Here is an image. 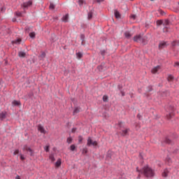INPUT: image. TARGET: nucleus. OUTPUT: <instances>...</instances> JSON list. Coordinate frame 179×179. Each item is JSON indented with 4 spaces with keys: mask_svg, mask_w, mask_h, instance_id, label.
<instances>
[{
    "mask_svg": "<svg viewBox=\"0 0 179 179\" xmlns=\"http://www.w3.org/2000/svg\"><path fill=\"white\" fill-rule=\"evenodd\" d=\"M128 131H129V129H128L122 130L121 135H122L123 136H125V135H127V134H128Z\"/></svg>",
    "mask_w": 179,
    "mask_h": 179,
    "instance_id": "obj_14",
    "label": "nucleus"
},
{
    "mask_svg": "<svg viewBox=\"0 0 179 179\" xmlns=\"http://www.w3.org/2000/svg\"><path fill=\"white\" fill-rule=\"evenodd\" d=\"M131 18L133 19V20H135L136 19V15H131Z\"/></svg>",
    "mask_w": 179,
    "mask_h": 179,
    "instance_id": "obj_38",
    "label": "nucleus"
},
{
    "mask_svg": "<svg viewBox=\"0 0 179 179\" xmlns=\"http://www.w3.org/2000/svg\"><path fill=\"white\" fill-rule=\"evenodd\" d=\"M45 152H48L49 151V149H50V146L47 145L44 148Z\"/></svg>",
    "mask_w": 179,
    "mask_h": 179,
    "instance_id": "obj_40",
    "label": "nucleus"
},
{
    "mask_svg": "<svg viewBox=\"0 0 179 179\" xmlns=\"http://www.w3.org/2000/svg\"><path fill=\"white\" fill-rule=\"evenodd\" d=\"M45 57V52H43L41 55H40V57L41 58H44Z\"/></svg>",
    "mask_w": 179,
    "mask_h": 179,
    "instance_id": "obj_33",
    "label": "nucleus"
},
{
    "mask_svg": "<svg viewBox=\"0 0 179 179\" xmlns=\"http://www.w3.org/2000/svg\"><path fill=\"white\" fill-rule=\"evenodd\" d=\"M122 96H125V94H124V92H122Z\"/></svg>",
    "mask_w": 179,
    "mask_h": 179,
    "instance_id": "obj_52",
    "label": "nucleus"
},
{
    "mask_svg": "<svg viewBox=\"0 0 179 179\" xmlns=\"http://www.w3.org/2000/svg\"><path fill=\"white\" fill-rule=\"evenodd\" d=\"M168 175H169V169H164V172L162 173V176L167 177Z\"/></svg>",
    "mask_w": 179,
    "mask_h": 179,
    "instance_id": "obj_15",
    "label": "nucleus"
},
{
    "mask_svg": "<svg viewBox=\"0 0 179 179\" xmlns=\"http://www.w3.org/2000/svg\"><path fill=\"white\" fill-rule=\"evenodd\" d=\"M174 66H179V62H175Z\"/></svg>",
    "mask_w": 179,
    "mask_h": 179,
    "instance_id": "obj_44",
    "label": "nucleus"
},
{
    "mask_svg": "<svg viewBox=\"0 0 179 179\" xmlns=\"http://www.w3.org/2000/svg\"><path fill=\"white\" fill-rule=\"evenodd\" d=\"M67 143H72V138H71V137H69V138H67Z\"/></svg>",
    "mask_w": 179,
    "mask_h": 179,
    "instance_id": "obj_34",
    "label": "nucleus"
},
{
    "mask_svg": "<svg viewBox=\"0 0 179 179\" xmlns=\"http://www.w3.org/2000/svg\"><path fill=\"white\" fill-rule=\"evenodd\" d=\"M130 1H134V0H130Z\"/></svg>",
    "mask_w": 179,
    "mask_h": 179,
    "instance_id": "obj_56",
    "label": "nucleus"
},
{
    "mask_svg": "<svg viewBox=\"0 0 179 179\" xmlns=\"http://www.w3.org/2000/svg\"><path fill=\"white\" fill-rule=\"evenodd\" d=\"M140 174H143L145 177H153L155 176V171L149 167V166H145L140 171Z\"/></svg>",
    "mask_w": 179,
    "mask_h": 179,
    "instance_id": "obj_1",
    "label": "nucleus"
},
{
    "mask_svg": "<svg viewBox=\"0 0 179 179\" xmlns=\"http://www.w3.org/2000/svg\"><path fill=\"white\" fill-rule=\"evenodd\" d=\"M134 41H136V43H140L141 44H146V43H148V41H146V37H142V36L141 35H137L136 36L134 37Z\"/></svg>",
    "mask_w": 179,
    "mask_h": 179,
    "instance_id": "obj_2",
    "label": "nucleus"
},
{
    "mask_svg": "<svg viewBox=\"0 0 179 179\" xmlns=\"http://www.w3.org/2000/svg\"><path fill=\"white\" fill-rule=\"evenodd\" d=\"M29 37H31V38H34V37H36V33L34 32L29 33Z\"/></svg>",
    "mask_w": 179,
    "mask_h": 179,
    "instance_id": "obj_22",
    "label": "nucleus"
},
{
    "mask_svg": "<svg viewBox=\"0 0 179 179\" xmlns=\"http://www.w3.org/2000/svg\"><path fill=\"white\" fill-rule=\"evenodd\" d=\"M170 118H171V114H169V115H168V120H170Z\"/></svg>",
    "mask_w": 179,
    "mask_h": 179,
    "instance_id": "obj_47",
    "label": "nucleus"
},
{
    "mask_svg": "<svg viewBox=\"0 0 179 179\" xmlns=\"http://www.w3.org/2000/svg\"><path fill=\"white\" fill-rule=\"evenodd\" d=\"M69 19V15L68 14L64 15L62 18V22H64L65 23H66V22H68V20Z\"/></svg>",
    "mask_w": 179,
    "mask_h": 179,
    "instance_id": "obj_9",
    "label": "nucleus"
},
{
    "mask_svg": "<svg viewBox=\"0 0 179 179\" xmlns=\"http://www.w3.org/2000/svg\"><path fill=\"white\" fill-rule=\"evenodd\" d=\"M160 71V66H157L156 67H154L152 70L151 72L152 73H157Z\"/></svg>",
    "mask_w": 179,
    "mask_h": 179,
    "instance_id": "obj_7",
    "label": "nucleus"
},
{
    "mask_svg": "<svg viewBox=\"0 0 179 179\" xmlns=\"http://www.w3.org/2000/svg\"><path fill=\"white\" fill-rule=\"evenodd\" d=\"M108 96H106V95H104V96H103V101H108Z\"/></svg>",
    "mask_w": 179,
    "mask_h": 179,
    "instance_id": "obj_30",
    "label": "nucleus"
},
{
    "mask_svg": "<svg viewBox=\"0 0 179 179\" xmlns=\"http://www.w3.org/2000/svg\"><path fill=\"white\" fill-rule=\"evenodd\" d=\"M167 45H169V43L167 42L162 41L159 43V48H166V47H167Z\"/></svg>",
    "mask_w": 179,
    "mask_h": 179,
    "instance_id": "obj_6",
    "label": "nucleus"
},
{
    "mask_svg": "<svg viewBox=\"0 0 179 179\" xmlns=\"http://www.w3.org/2000/svg\"><path fill=\"white\" fill-rule=\"evenodd\" d=\"M76 148V147L75 146V145H71L70 147V150H71V152H73V150H75Z\"/></svg>",
    "mask_w": 179,
    "mask_h": 179,
    "instance_id": "obj_28",
    "label": "nucleus"
},
{
    "mask_svg": "<svg viewBox=\"0 0 179 179\" xmlns=\"http://www.w3.org/2000/svg\"><path fill=\"white\" fill-rule=\"evenodd\" d=\"M98 69L100 70V71H102L103 70V65L99 66Z\"/></svg>",
    "mask_w": 179,
    "mask_h": 179,
    "instance_id": "obj_43",
    "label": "nucleus"
},
{
    "mask_svg": "<svg viewBox=\"0 0 179 179\" xmlns=\"http://www.w3.org/2000/svg\"><path fill=\"white\" fill-rule=\"evenodd\" d=\"M150 1H154V0H150Z\"/></svg>",
    "mask_w": 179,
    "mask_h": 179,
    "instance_id": "obj_57",
    "label": "nucleus"
},
{
    "mask_svg": "<svg viewBox=\"0 0 179 179\" xmlns=\"http://www.w3.org/2000/svg\"><path fill=\"white\" fill-rule=\"evenodd\" d=\"M124 36H125V37H126L127 38H129V37H131V34H130L129 32H128V31H126V32L124 33Z\"/></svg>",
    "mask_w": 179,
    "mask_h": 179,
    "instance_id": "obj_23",
    "label": "nucleus"
},
{
    "mask_svg": "<svg viewBox=\"0 0 179 179\" xmlns=\"http://www.w3.org/2000/svg\"><path fill=\"white\" fill-rule=\"evenodd\" d=\"M115 16L117 19H120L121 17V15L117 10H115Z\"/></svg>",
    "mask_w": 179,
    "mask_h": 179,
    "instance_id": "obj_16",
    "label": "nucleus"
},
{
    "mask_svg": "<svg viewBox=\"0 0 179 179\" xmlns=\"http://www.w3.org/2000/svg\"><path fill=\"white\" fill-rule=\"evenodd\" d=\"M171 110H173V108H171Z\"/></svg>",
    "mask_w": 179,
    "mask_h": 179,
    "instance_id": "obj_55",
    "label": "nucleus"
},
{
    "mask_svg": "<svg viewBox=\"0 0 179 179\" xmlns=\"http://www.w3.org/2000/svg\"><path fill=\"white\" fill-rule=\"evenodd\" d=\"M78 3H79L80 6H83V5H85V3H86V2L84 0H79Z\"/></svg>",
    "mask_w": 179,
    "mask_h": 179,
    "instance_id": "obj_19",
    "label": "nucleus"
},
{
    "mask_svg": "<svg viewBox=\"0 0 179 179\" xmlns=\"http://www.w3.org/2000/svg\"><path fill=\"white\" fill-rule=\"evenodd\" d=\"M76 131V128H73L72 129V132H75Z\"/></svg>",
    "mask_w": 179,
    "mask_h": 179,
    "instance_id": "obj_49",
    "label": "nucleus"
},
{
    "mask_svg": "<svg viewBox=\"0 0 179 179\" xmlns=\"http://www.w3.org/2000/svg\"><path fill=\"white\" fill-rule=\"evenodd\" d=\"M150 90H148V92H151L152 90V87H149Z\"/></svg>",
    "mask_w": 179,
    "mask_h": 179,
    "instance_id": "obj_51",
    "label": "nucleus"
},
{
    "mask_svg": "<svg viewBox=\"0 0 179 179\" xmlns=\"http://www.w3.org/2000/svg\"><path fill=\"white\" fill-rule=\"evenodd\" d=\"M13 155H19V150H15L13 152Z\"/></svg>",
    "mask_w": 179,
    "mask_h": 179,
    "instance_id": "obj_41",
    "label": "nucleus"
},
{
    "mask_svg": "<svg viewBox=\"0 0 179 179\" xmlns=\"http://www.w3.org/2000/svg\"><path fill=\"white\" fill-rule=\"evenodd\" d=\"M82 141H83V137L82 136H78V142L79 143H82Z\"/></svg>",
    "mask_w": 179,
    "mask_h": 179,
    "instance_id": "obj_31",
    "label": "nucleus"
},
{
    "mask_svg": "<svg viewBox=\"0 0 179 179\" xmlns=\"http://www.w3.org/2000/svg\"><path fill=\"white\" fill-rule=\"evenodd\" d=\"M103 1L104 0H96V2H98V3H100V2H103Z\"/></svg>",
    "mask_w": 179,
    "mask_h": 179,
    "instance_id": "obj_45",
    "label": "nucleus"
},
{
    "mask_svg": "<svg viewBox=\"0 0 179 179\" xmlns=\"http://www.w3.org/2000/svg\"><path fill=\"white\" fill-rule=\"evenodd\" d=\"M157 24H158V25L163 24V21H162V20L157 21Z\"/></svg>",
    "mask_w": 179,
    "mask_h": 179,
    "instance_id": "obj_39",
    "label": "nucleus"
},
{
    "mask_svg": "<svg viewBox=\"0 0 179 179\" xmlns=\"http://www.w3.org/2000/svg\"><path fill=\"white\" fill-rule=\"evenodd\" d=\"M18 56L20 57V58H24V57H26V52H19L18 53Z\"/></svg>",
    "mask_w": 179,
    "mask_h": 179,
    "instance_id": "obj_12",
    "label": "nucleus"
},
{
    "mask_svg": "<svg viewBox=\"0 0 179 179\" xmlns=\"http://www.w3.org/2000/svg\"><path fill=\"white\" fill-rule=\"evenodd\" d=\"M20 43H22V39L20 38L12 41L13 44H20Z\"/></svg>",
    "mask_w": 179,
    "mask_h": 179,
    "instance_id": "obj_13",
    "label": "nucleus"
},
{
    "mask_svg": "<svg viewBox=\"0 0 179 179\" xmlns=\"http://www.w3.org/2000/svg\"><path fill=\"white\" fill-rule=\"evenodd\" d=\"M28 29H29V28H27V27L25 28L26 31H27Z\"/></svg>",
    "mask_w": 179,
    "mask_h": 179,
    "instance_id": "obj_53",
    "label": "nucleus"
},
{
    "mask_svg": "<svg viewBox=\"0 0 179 179\" xmlns=\"http://www.w3.org/2000/svg\"><path fill=\"white\" fill-rule=\"evenodd\" d=\"M80 39L82 41L81 44H82V45H83V41H85V35L84 34L80 35Z\"/></svg>",
    "mask_w": 179,
    "mask_h": 179,
    "instance_id": "obj_24",
    "label": "nucleus"
},
{
    "mask_svg": "<svg viewBox=\"0 0 179 179\" xmlns=\"http://www.w3.org/2000/svg\"><path fill=\"white\" fill-rule=\"evenodd\" d=\"M93 17V13L91 11L88 13V19L90 20Z\"/></svg>",
    "mask_w": 179,
    "mask_h": 179,
    "instance_id": "obj_25",
    "label": "nucleus"
},
{
    "mask_svg": "<svg viewBox=\"0 0 179 179\" xmlns=\"http://www.w3.org/2000/svg\"><path fill=\"white\" fill-rule=\"evenodd\" d=\"M165 143H171V140H170L169 138H166Z\"/></svg>",
    "mask_w": 179,
    "mask_h": 179,
    "instance_id": "obj_32",
    "label": "nucleus"
},
{
    "mask_svg": "<svg viewBox=\"0 0 179 179\" xmlns=\"http://www.w3.org/2000/svg\"><path fill=\"white\" fill-rule=\"evenodd\" d=\"M76 55H77V57H78L79 59H80V58H82V57H83V55L81 52H78V53L76 54Z\"/></svg>",
    "mask_w": 179,
    "mask_h": 179,
    "instance_id": "obj_29",
    "label": "nucleus"
},
{
    "mask_svg": "<svg viewBox=\"0 0 179 179\" xmlns=\"http://www.w3.org/2000/svg\"><path fill=\"white\" fill-rule=\"evenodd\" d=\"M49 8L51 10L55 9V5H54V3H50Z\"/></svg>",
    "mask_w": 179,
    "mask_h": 179,
    "instance_id": "obj_26",
    "label": "nucleus"
},
{
    "mask_svg": "<svg viewBox=\"0 0 179 179\" xmlns=\"http://www.w3.org/2000/svg\"><path fill=\"white\" fill-rule=\"evenodd\" d=\"M119 127H122V122H119Z\"/></svg>",
    "mask_w": 179,
    "mask_h": 179,
    "instance_id": "obj_48",
    "label": "nucleus"
},
{
    "mask_svg": "<svg viewBox=\"0 0 179 179\" xmlns=\"http://www.w3.org/2000/svg\"><path fill=\"white\" fill-rule=\"evenodd\" d=\"M87 145L96 147L97 145V141H92L91 137H88Z\"/></svg>",
    "mask_w": 179,
    "mask_h": 179,
    "instance_id": "obj_3",
    "label": "nucleus"
},
{
    "mask_svg": "<svg viewBox=\"0 0 179 179\" xmlns=\"http://www.w3.org/2000/svg\"><path fill=\"white\" fill-rule=\"evenodd\" d=\"M164 24H166V27L164 29V32H166V31H166V29H169V27L167 26V24H169V21L168 20L165 21V23Z\"/></svg>",
    "mask_w": 179,
    "mask_h": 179,
    "instance_id": "obj_20",
    "label": "nucleus"
},
{
    "mask_svg": "<svg viewBox=\"0 0 179 179\" xmlns=\"http://www.w3.org/2000/svg\"><path fill=\"white\" fill-rule=\"evenodd\" d=\"M173 80H174V76H173L172 75L168 76V82H171Z\"/></svg>",
    "mask_w": 179,
    "mask_h": 179,
    "instance_id": "obj_18",
    "label": "nucleus"
},
{
    "mask_svg": "<svg viewBox=\"0 0 179 179\" xmlns=\"http://www.w3.org/2000/svg\"><path fill=\"white\" fill-rule=\"evenodd\" d=\"M31 1H27V2H24V3H23V7L24 8H29V6H31Z\"/></svg>",
    "mask_w": 179,
    "mask_h": 179,
    "instance_id": "obj_10",
    "label": "nucleus"
},
{
    "mask_svg": "<svg viewBox=\"0 0 179 179\" xmlns=\"http://www.w3.org/2000/svg\"><path fill=\"white\" fill-rule=\"evenodd\" d=\"M20 157L21 160H24V159H26V157H24V155L22 154H20Z\"/></svg>",
    "mask_w": 179,
    "mask_h": 179,
    "instance_id": "obj_35",
    "label": "nucleus"
},
{
    "mask_svg": "<svg viewBox=\"0 0 179 179\" xmlns=\"http://www.w3.org/2000/svg\"><path fill=\"white\" fill-rule=\"evenodd\" d=\"M49 159L51 160V162H55V157H54V155H50L49 156Z\"/></svg>",
    "mask_w": 179,
    "mask_h": 179,
    "instance_id": "obj_21",
    "label": "nucleus"
},
{
    "mask_svg": "<svg viewBox=\"0 0 179 179\" xmlns=\"http://www.w3.org/2000/svg\"><path fill=\"white\" fill-rule=\"evenodd\" d=\"M172 45H173V47L176 46V41H174V42L172 43Z\"/></svg>",
    "mask_w": 179,
    "mask_h": 179,
    "instance_id": "obj_50",
    "label": "nucleus"
},
{
    "mask_svg": "<svg viewBox=\"0 0 179 179\" xmlns=\"http://www.w3.org/2000/svg\"><path fill=\"white\" fill-rule=\"evenodd\" d=\"M137 171H139V169H138V168L136 169Z\"/></svg>",
    "mask_w": 179,
    "mask_h": 179,
    "instance_id": "obj_54",
    "label": "nucleus"
},
{
    "mask_svg": "<svg viewBox=\"0 0 179 179\" xmlns=\"http://www.w3.org/2000/svg\"><path fill=\"white\" fill-rule=\"evenodd\" d=\"M61 163H62V161H61L60 159H59L56 162V163H55L56 167H59V166H61Z\"/></svg>",
    "mask_w": 179,
    "mask_h": 179,
    "instance_id": "obj_17",
    "label": "nucleus"
},
{
    "mask_svg": "<svg viewBox=\"0 0 179 179\" xmlns=\"http://www.w3.org/2000/svg\"><path fill=\"white\" fill-rule=\"evenodd\" d=\"M22 150H23V152H29L30 155L33 156V150H31V148H30L27 145H24Z\"/></svg>",
    "mask_w": 179,
    "mask_h": 179,
    "instance_id": "obj_4",
    "label": "nucleus"
},
{
    "mask_svg": "<svg viewBox=\"0 0 179 179\" xmlns=\"http://www.w3.org/2000/svg\"><path fill=\"white\" fill-rule=\"evenodd\" d=\"M111 153H113L111 151H108L107 154V157L111 158Z\"/></svg>",
    "mask_w": 179,
    "mask_h": 179,
    "instance_id": "obj_37",
    "label": "nucleus"
},
{
    "mask_svg": "<svg viewBox=\"0 0 179 179\" xmlns=\"http://www.w3.org/2000/svg\"><path fill=\"white\" fill-rule=\"evenodd\" d=\"M79 111H80L79 108H76L73 110V114H78Z\"/></svg>",
    "mask_w": 179,
    "mask_h": 179,
    "instance_id": "obj_27",
    "label": "nucleus"
},
{
    "mask_svg": "<svg viewBox=\"0 0 179 179\" xmlns=\"http://www.w3.org/2000/svg\"><path fill=\"white\" fill-rule=\"evenodd\" d=\"M12 105L15 107L16 106H20V101L14 100L12 102Z\"/></svg>",
    "mask_w": 179,
    "mask_h": 179,
    "instance_id": "obj_11",
    "label": "nucleus"
},
{
    "mask_svg": "<svg viewBox=\"0 0 179 179\" xmlns=\"http://www.w3.org/2000/svg\"><path fill=\"white\" fill-rule=\"evenodd\" d=\"M100 52H101V55H105V54H106V50H101L100 51Z\"/></svg>",
    "mask_w": 179,
    "mask_h": 179,
    "instance_id": "obj_42",
    "label": "nucleus"
},
{
    "mask_svg": "<svg viewBox=\"0 0 179 179\" xmlns=\"http://www.w3.org/2000/svg\"><path fill=\"white\" fill-rule=\"evenodd\" d=\"M15 15L17 16H18V17H20V16H22V13L21 12H17V13H15Z\"/></svg>",
    "mask_w": 179,
    "mask_h": 179,
    "instance_id": "obj_36",
    "label": "nucleus"
},
{
    "mask_svg": "<svg viewBox=\"0 0 179 179\" xmlns=\"http://www.w3.org/2000/svg\"><path fill=\"white\" fill-rule=\"evenodd\" d=\"M6 111H3L0 113V120H3L6 118Z\"/></svg>",
    "mask_w": 179,
    "mask_h": 179,
    "instance_id": "obj_8",
    "label": "nucleus"
},
{
    "mask_svg": "<svg viewBox=\"0 0 179 179\" xmlns=\"http://www.w3.org/2000/svg\"><path fill=\"white\" fill-rule=\"evenodd\" d=\"M4 10H5V8L2 7V8H1V12H4Z\"/></svg>",
    "mask_w": 179,
    "mask_h": 179,
    "instance_id": "obj_46",
    "label": "nucleus"
},
{
    "mask_svg": "<svg viewBox=\"0 0 179 179\" xmlns=\"http://www.w3.org/2000/svg\"><path fill=\"white\" fill-rule=\"evenodd\" d=\"M38 131H39L41 134H47L45 129H44V127H43L41 124H39L38 126Z\"/></svg>",
    "mask_w": 179,
    "mask_h": 179,
    "instance_id": "obj_5",
    "label": "nucleus"
}]
</instances>
